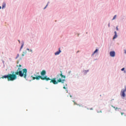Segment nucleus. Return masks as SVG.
I'll return each instance as SVG.
<instances>
[{
  "instance_id": "nucleus-15",
  "label": "nucleus",
  "mask_w": 126,
  "mask_h": 126,
  "mask_svg": "<svg viewBox=\"0 0 126 126\" xmlns=\"http://www.w3.org/2000/svg\"><path fill=\"white\" fill-rule=\"evenodd\" d=\"M116 30H117V31H119V28H118V27H116Z\"/></svg>"
},
{
  "instance_id": "nucleus-25",
  "label": "nucleus",
  "mask_w": 126,
  "mask_h": 126,
  "mask_svg": "<svg viewBox=\"0 0 126 126\" xmlns=\"http://www.w3.org/2000/svg\"><path fill=\"white\" fill-rule=\"evenodd\" d=\"M99 113H102V111H100L99 112Z\"/></svg>"
},
{
  "instance_id": "nucleus-18",
  "label": "nucleus",
  "mask_w": 126,
  "mask_h": 126,
  "mask_svg": "<svg viewBox=\"0 0 126 126\" xmlns=\"http://www.w3.org/2000/svg\"><path fill=\"white\" fill-rule=\"evenodd\" d=\"M63 89H66V88H65V87H63Z\"/></svg>"
},
{
  "instance_id": "nucleus-3",
  "label": "nucleus",
  "mask_w": 126,
  "mask_h": 126,
  "mask_svg": "<svg viewBox=\"0 0 126 126\" xmlns=\"http://www.w3.org/2000/svg\"><path fill=\"white\" fill-rule=\"evenodd\" d=\"M126 92V88L124 90H122L120 95L122 98H125L126 97V93H125Z\"/></svg>"
},
{
  "instance_id": "nucleus-20",
  "label": "nucleus",
  "mask_w": 126,
  "mask_h": 126,
  "mask_svg": "<svg viewBox=\"0 0 126 126\" xmlns=\"http://www.w3.org/2000/svg\"><path fill=\"white\" fill-rule=\"evenodd\" d=\"M22 57H24V54L22 55Z\"/></svg>"
},
{
  "instance_id": "nucleus-13",
  "label": "nucleus",
  "mask_w": 126,
  "mask_h": 126,
  "mask_svg": "<svg viewBox=\"0 0 126 126\" xmlns=\"http://www.w3.org/2000/svg\"><path fill=\"white\" fill-rule=\"evenodd\" d=\"M88 71H89V70H85L84 71V72H85V73H87V72H88Z\"/></svg>"
},
{
  "instance_id": "nucleus-16",
  "label": "nucleus",
  "mask_w": 126,
  "mask_h": 126,
  "mask_svg": "<svg viewBox=\"0 0 126 126\" xmlns=\"http://www.w3.org/2000/svg\"><path fill=\"white\" fill-rule=\"evenodd\" d=\"M121 70L123 71V70H125V68H123Z\"/></svg>"
},
{
  "instance_id": "nucleus-14",
  "label": "nucleus",
  "mask_w": 126,
  "mask_h": 126,
  "mask_svg": "<svg viewBox=\"0 0 126 126\" xmlns=\"http://www.w3.org/2000/svg\"><path fill=\"white\" fill-rule=\"evenodd\" d=\"M73 102H74V105H77V103H76V102L74 101V100L73 101Z\"/></svg>"
},
{
  "instance_id": "nucleus-26",
  "label": "nucleus",
  "mask_w": 126,
  "mask_h": 126,
  "mask_svg": "<svg viewBox=\"0 0 126 126\" xmlns=\"http://www.w3.org/2000/svg\"><path fill=\"white\" fill-rule=\"evenodd\" d=\"M117 109H118V108H116L115 109V110H117Z\"/></svg>"
},
{
  "instance_id": "nucleus-5",
  "label": "nucleus",
  "mask_w": 126,
  "mask_h": 126,
  "mask_svg": "<svg viewBox=\"0 0 126 126\" xmlns=\"http://www.w3.org/2000/svg\"><path fill=\"white\" fill-rule=\"evenodd\" d=\"M41 76H44V75H46V70H43L41 72H40Z\"/></svg>"
},
{
  "instance_id": "nucleus-9",
  "label": "nucleus",
  "mask_w": 126,
  "mask_h": 126,
  "mask_svg": "<svg viewBox=\"0 0 126 126\" xmlns=\"http://www.w3.org/2000/svg\"><path fill=\"white\" fill-rule=\"evenodd\" d=\"M98 52V49H96L94 52L93 53V55H94V54H96V53Z\"/></svg>"
},
{
  "instance_id": "nucleus-7",
  "label": "nucleus",
  "mask_w": 126,
  "mask_h": 126,
  "mask_svg": "<svg viewBox=\"0 0 126 126\" xmlns=\"http://www.w3.org/2000/svg\"><path fill=\"white\" fill-rule=\"evenodd\" d=\"M114 33H115V35L113 37V39H116V38L118 37V35H117V32H115Z\"/></svg>"
},
{
  "instance_id": "nucleus-10",
  "label": "nucleus",
  "mask_w": 126,
  "mask_h": 126,
  "mask_svg": "<svg viewBox=\"0 0 126 126\" xmlns=\"http://www.w3.org/2000/svg\"><path fill=\"white\" fill-rule=\"evenodd\" d=\"M117 17V15H115L113 17V18L112 19V20H114L115 19H116V18Z\"/></svg>"
},
{
  "instance_id": "nucleus-24",
  "label": "nucleus",
  "mask_w": 126,
  "mask_h": 126,
  "mask_svg": "<svg viewBox=\"0 0 126 126\" xmlns=\"http://www.w3.org/2000/svg\"><path fill=\"white\" fill-rule=\"evenodd\" d=\"M27 50H28V51H29V49H28V48Z\"/></svg>"
},
{
  "instance_id": "nucleus-2",
  "label": "nucleus",
  "mask_w": 126,
  "mask_h": 126,
  "mask_svg": "<svg viewBox=\"0 0 126 126\" xmlns=\"http://www.w3.org/2000/svg\"><path fill=\"white\" fill-rule=\"evenodd\" d=\"M17 71L15 72H13L12 74H8V75H5L1 77V78H7L8 81H14L17 78V76H20V77H24L25 79H26V77H27V69L24 68L22 69L21 68V64H19V65H17V67H18Z\"/></svg>"
},
{
  "instance_id": "nucleus-4",
  "label": "nucleus",
  "mask_w": 126,
  "mask_h": 126,
  "mask_svg": "<svg viewBox=\"0 0 126 126\" xmlns=\"http://www.w3.org/2000/svg\"><path fill=\"white\" fill-rule=\"evenodd\" d=\"M110 57L114 58V57H115V56H116V53L115 52V51H111L110 52Z\"/></svg>"
},
{
  "instance_id": "nucleus-21",
  "label": "nucleus",
  "mask_w": 126,
  "mask_h": 126,
  "mask_svg": "<svg viewBox=\"0 0 126 126\" xmlns=\"http://www.w3.org/2000/svg\"><path fill=\"white\" fill-rule=\"evenodd\" d=\"M23 54H26V52H23Z\"/></svg>"
},
{
  "instance_id": "nucleus-6",
  "label": "nucleus",
  "mask_w": 126,
  "mask_h": 126,
  "mask_svg": "<svg viewBox=\"0 0 126 126\" xmlns=\"http://www.w3.org/2000/svg\"><path fill=\"white\" fill-rule=\"evenodd\" d=\"M62 52V51H61V48L59 49V51L56 52L55 53V56H58V55H60V54H61V53Z\"/></svg>"
},
{
  "instance_id": "nucleus-27",
  "label": "nucleus",
  "mask_w": 126,
  "mask_h": 126,
  "mask_svg": "<svg viewBox=\"0 0 126 126\" xmlns=\"http://www.w3.org/2000/svg\"><path fill=\"white\" fill-rule=\"evenodd\" d=\"M70 97H71V95H70Z\"/></svg>"
},
{
  "instance_id": "nucleus-23",
  "label": "nucleus",
  "mask_w": 126,
  "mask_h": 126,
  "mask_svg": "<svg viewBox=\"0 0 126 126\" xmlns=\"http://www.w3.org/2000/svg\"><path fill=\"white\" fill-rule=\"evenodd\" d=\"M1 9V6H0V9Z\"/></svg>"
},
{
  "instance_id": "nucleus-1",
  "label": "nucleus",
  "mask_w": 126,
  "mask_h": 126,
  "mask_svg": "<svg viewBox=\"0 0 126 126\" xmlns=\"http://www.w3.org/2000/svg\"><path fill=\"white\" fill-rule=\"evenodd\" d=\"M61 73L58 74L56 76V78H54L52 79H50V78H47V76H45L44 77H42V76L40 75L39 72H36L35 74H34V76L35 77H33L32 76V80H46V81H49V80H51L50 83H53L54 85L58 84L59 83H64V81H65V75H63V71H60Z\"/></svg>"
},
{
  "instance_id": "nucleus-19",
  "label": "nucleus",
  "mask_w": 126,
  "mask_h": 126,
  "mask_svg": "<svg viewBox=\"0 0 126 126\" xmlns=\"http://www.w3.org/2000/svg\"><path fill=\"white\" fill-rule=\"evenodd\" d=\"M123 114H124V113H121L122 116H123Z\"/></svg>"
},
{
  "instance_id": "nucleus-11",
  "label": "nucleus",
  "mask_w": 126,
  "mask_h": 126,
  "mask_svg": "<svg viewBox=\"0 0 126 126\" xmlns=\"http://www.w3.org/2000/svg\"><path fill=\"white\" fill-rule=\"evenodd\" d=\"M23 46H24V44H23L21 46V48H20V51H21V49H22V48H23Z\"/></svg>"
},
{
  "instance_id": "nucleus-17",
  "label": "nucleus",
  "mask_w": 126,
  "mask_h": 126,
  "mask_svg": "<svg viewBox=\"0 0 126 126\" xmlns=\"http://www.w3.org/2000/svg\"><path fill=\"white\" fill-rule=\"evenodd\" d=\"M47 6H48V5H47L44 8V9H45V8L47 7Z\"/></svg>"
},
{
  "instance_id": "nucleus-22",
  "label": "nucleus",
  "mask_w": 126,
  "mask_h": 126,
  "mask_svg": "<svg viewBox=\"0 0 126 126\" xmlns=\"http://www.w3.org/2000/svg\"><path fill=\"white\" fill-rule=\"evenodd\" d=\"M18 41H19V43H20V40H18Z\"/></svg>"
},
{
  "instance_id": "nucleus-12",
  "label": "nucleus",
  "mask_w": 126,
  "mask_h": 126,
  "mask_svg": "<svg viewBox=\"0 0 126 126\" xmlns=\"http://www.w3.org/2000/svg\"><path fill=\"white\" fill-rule=\"evenodd\" d=\"M18 58H19V54H18L17 55V57H16V59H18Z\"/></svg>"
},
{
  "instance_id": "nucleus-8",
  "label": "nucleus",
  "mask_w": 126,
  "mask_h": 126,
  "mask_svg": "<svg viewBox=\"0 0 126 126\" xmlns=\"http://www.w3.org/2000/svg\"><path fill=\"white\" fill-rule=\"evenodd\" d=\"M6 5V4H5V3L3 2L2 5V8H4V7H5V6Z\"/></svg>"
}]
</instances>
